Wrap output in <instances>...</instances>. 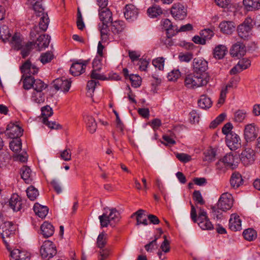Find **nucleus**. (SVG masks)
Wrapping results in <instances>:
<instances>
[{
	"label": "nucleus",
	"mask_w": 260,
	"mask_h": 260,
	"mask_svg": "<svg viewBox=\"0 0 260 260\" xmlns=\"http://www.w3.org/2000/svg\"><path fill=\"white\" fill-rule=\"evenodd\" d=\"M191 205L190 217L194 222H197L199 226L204 230L213 229V225L207 216V212L202 208H199V216L197 218V212L194 206L190 202Z\"/></svg>",
	"instance_id": "obj_1"
},
{
	"label": "nucleus",
	"mask_w": 260,
	"mask_h": 260,
	"mask_svg": "<svg viewBox=\"0 0 260 260\" xmlns=\"http://www.w3.org/2000/svg\"><path fill=\"white\" fill-rule=\"evenodd\" d=\"M209 77L205 74L193 73L187 75L184 79V85L187 88L195 89L207 85Z\"/></svg>",
	"instance_id": "obj_2"
},
{
	"label": "nucleus",
	"mask_w": 260,
	"mask_h": 260,
	"mask_svg": "<svg viewBox=\"0 0 260 260\" xmlns=\"http://www.w3.org/2000/svg\"><path fill=\"white\" fill-rule=\"evenodd\" d=\"M16 231V227L12 222L5 221L0 225V235L8 250H10L9 243H13L11 239L14 237Z\"/></svg>",
	"instance_id": "obj_3"
},
{
	"label": "nucleus",
	"mask_w": 260,
	"mask_h": 260,
	"mask_svg": "<svg viewBox=\"0 0 260 260\" xmlns=\"http://www.w3.org/2000/svg\"><path fill=\"white\" fill-rule=\"evenodd\" d=\"M42 115V122L51 129H59L62 128V126L55 121H50L48 118L51 116L53 114V110L49 106H46L41 109Z\"/></svg>",
	"instance_id": "obj_4"
},
{
	"label": "nucleus",
	"mask_w": 260,
	"mask_h": 260,
	"mask_svg": "<svg viewBox=\"0 0 260 260\" xmlns=\"http://www.w3.org/2000/svg\"><path fill=\"white\" fill-rule=\"evenodd\" d=\"M57 250L55 245L49 240L44 242L40 248V253L43 258L49 259L56 254Z\"/></svg>",
	"instance_id": "obj_5"
},
{
	"label": "nucleus",
	"mask_w": 260,
	"mask_h": 260,
	"mask_svg": "<svg viewBox=\"0 0 260 260\" xmlns=\"http://www.w3.org/2000/svg\"><path fill=\"white\" fill-rule=\"evenodd\" d=\"M110 211L109 214H107V213H104L99 216L102 227H107L110 221L115 222L119 220L120 218L119 212L115 208L110 209Z\"/></svg>",
	"instance_id": "obj_6"
},
{
	"label": "nucleus",
	"mask_w": 260,
	"mask_h": 260,
	"mask_svg": "<svg viewBox=\"0 0 260 260\" xmlns=\"http://www.w3.org/2000/svg\"><path fill=\"white\" fill-rule=\"evenodd\" d=\"M40 17L39 26L35 25L30 31V35L32 38L36 37L41 31H45L48 28L49 19L47 13L44 14Z\"/></svg>",
	"instance_id": "obj_7"
},
{
	"label": "nucleus",
	"mask_w": 260,
	"mask_h": 260,
	"mask_svg": "<svg viewBox=\"0 0 260 260\" xmlns=\"http://www.w3.org/2000/svg\"><path fill=\"white\" fill-rule=\"evenodd\" d=\"M252 22V19L250 17H247L238 26L237 32L241 38L245 39L249 36L253 26Z\"/></svg>",
	"instance_id": "obj_8"
},
{
	"label": "nucleus",
	"mask_w": 260,
	"mask_h": 260,
	"mask_svg": "<svg viewBox=\"0 0 260 260\" xmlns=\"http://www.w3.org/2000/svg\"><path fill=\"white\" fill-rule=\"evenodd\" d=\"M23 129L17 124L10 123L5 131V135L10 139L19 138L23 134Z\"/></svg>",
	"instance_id": "obj_9"
},
{
	"label": "nucleus",
	"mask_w": 260,
	"mask_h": 260,
	"mask_svg": "<svg viewBox=\"0 0 260 260\" xmlns=\"http://www.w3.org/2000/svg\"><path fill=\"white\" fill-rule=\"evenodd\" d=\"M233 199L232 195L228 193H224L220 196L217 207L222 211H226L230 209L233 206Z\"/></svg>",
	"instance_id": "obj_10"
},
{
	"label": "nucleus",
	"mask_w": 260,
	"mask_h": 260,
	"mask_svg": "<svg viewBox=\"0 0 260 260\" xmlns=\"http://www.w3.org/2000/svg\"><path fill=\"white\" fill-rule=\"evenodd\" d=\"M255 158L254 151L249 148L243 150L240 155V159L244 166H248L253 164Z\"/></svg>",
	"instance_id": "obj_11"
},
{
	"label": "nucleus",
	"mask_w": 260,
	"mask_h": 260,
	"mask_svg": "<svg viewBox=\"0 0 260 260\" xmlns=\"http://www.w3.org/2000/svg\"><path fill=\"white\" fill-rule=\"evenodd\" d=\"M193 72L197 74H204L208 69V62L202 58H195L192 61Z\"/></svg>",
	"instance_id": "obj_12"
},
{
	"label": "nucleus",
	"mask_w": 260,
	"mask_h": 260,
	"mask_svg": "<svg viewBox=\"0 0 260 260\" xmlns=\"http://www.w3.org/2000/svg\"><path fill=\"white\" fill-rule=\"evenodd\" d=\"M171 13L176 20H183L186 16V11L180 3L174 4L171 8Z\"/></svg>",
	"instance_id": "obj_13"
},
{
	"label": "nucleus",
	"mask_w": 260,
	"mask_h": 260,
	"mask_svg": "<svg viewBox=\"0 0 260 260\" xmlns=\"http://www.w3.org/2000/svg\"><path fill=\"white\" fill-rule=\"evenodd\" d=\"M244 136L247 142L253 141L258 136V129L254 124H247L245 126Z\"/></svg>",
	"instance_id": "obj_14"
},
{
	"label": "nucleus",
	"mask_w": 260,
	"mask_h": 260,
	"mask_svg": "<svg viewBox=\"0 0 260 260\" xmlns=\"http://www.w3.org/2000/svg\"><path fill=\"white\" fill-rule=\"evenodd\" d=\"M226 143L231 150H236L241 146V139L238 135L231 133L226 137Z\"/></svg>",
	"instance_id": "obj_15"
},
{
	"label": "nucleus",
	"mask_w": 260,
	"mask_h": 260,
	"mask_svg": "<svg viewBox=\"0 0 260 260\" xmlns=\"http://www.w3.org/2000/svg\"><path fill=\"white\" fill-rule=\"evenodd\" d=\"M71 86V81L65 78H57L53 81V87L57 90L67 92Z\"/></svg>",
	"instance_id": "obj_16"
},
{
	"label": "nucleus",
	"mask_w": 260,
	"mask_h": 260,
	"mask_svg": "<svg viewBox=\"0 0 260 260\" xmlns=\"http://www.w3.org/2000/svg\"><path fill=\"white\" fill-rule=\"evenodd\" d=\"M98 28L100 31L101 38L103 42H107L114 39L113 36L110 32L108 24L100 23L98 25Z\"/></svg>",
	"instance_id": "obj_17"
},
{
	"label": "nucleus",
	"mask_w": 260,
	"mask_h": 260,
	"mask_svg": "<svg viewBox=\"0 0 260 260\" xmlns=\"http://www.w3.org/2000/svg\"><path fill=\"white\" fill-rule=\"evenodd\" d=\"M236 159L238 158L236 156H234L232 153H227L222 158L219 160L217 162V165H220L223 164V162L225 164V167L234 169L237 166V161Z\"/></svg>",
	"instance_id": "obj_18"
},
{
	"label": "nucleus",
	"mask_w": 260,
	"mask_h": 260,
	"mask_svg": "<svg viewBox=\"0 0 260 260\" xmlns=\"http://www.w3.org/2000/svg\"><path fill=\"white\" fill-rule=\"evenodd\" d=\"M246 50L244 44L237 42L234 44L230 49V54L233 57L240 58L244 56Z\"/></svg>",
	"instance_id": "obj_19"
},
{
	"label": "nucleus",
	"mask_w": 260,
	"mask_h": 260,
	"mask_svg": "<svg viewBox=\"0 0 260 260\" xmlns=\"http://www.w3.org/2000/svg\"><path fill=\"white\" fill-rule=\"evenodd\" d=\"M88 61L87 60H84L82 62L77 61L73 63L70 70L71 74L74 76L81 75L85 72V67Z\"/></svg>",
	"instance_id": "obj_20"
},
{
	"label": "nucleus",
	"mask_w": 260,
	"mask_h": 260,
	"mask_svg": "<svg viewBox=\"0 0 260 260\" xmlns=\"http://www.w3.org/2000/svg\"><path fill=\"white\" fill-rule=\"evenodd\" d=\"M23 201L17 194H13L9 200V205L14 211H20L22 208Z\"/></svg>",
	"instance_id": "obj_21"
},
{
	"label": "nucleus",
	"mask_w": 260,
	"mask_h": 260,
	"mask_svg": "<svg viewBox=\"0 0 260 260\" xmlns=\"http://www.w3.org/2000/svg\"><path fill=\"white\" fill-rule=\"evenodd\" d=\"M21 72L23 73L22 78L24 77L25 75L31 76L38 73L39 69L35 66L32 65L29 60H27L20 68Z\"/></svg>",
	"instance_id": "obj_22"
},
{
	"label": "nucleus",
	"mask_w": 260,
	"mask_h": 260,
	"mask_svg": "<svg viewBox=\"0 0 260 260\" xmlns=\"http://www.w3.org/2000/svg\"><path fill=\"white\" fill-rule=\"evenodd\" d=\"M138 9L132 4L126 5L124 8V15L128 21H133L137 17Z\"/></svg>",
	"instance_id": "obj_23"
},
{
	"label": "nucleus",
	"mask_w": 260,
	"mask_h": 260,
	"mask_svg": "<svg viewBox=\"0 0 260 260\" xmlns=\"http://www.w3.org/2000/svg\"><path fill=\"white\" fill-rule=\"evenodd\" d=\"M162 25L166 30L167 37L169 38L172 37L177 34V31H176L177 26L176 25H173L169 19H165L162 21Z\"/></svg>",
	"instance_id": "obj_24"
},
{
	"label": "nucleus",
	"mask_w": 260,
	"mask_h": 260,
	"mask_svg": "<svg viewBox=\"0 0 260 260\" xmlns=\"http://www.w3.org/2000/svg\"><path fill=\"white\" fill-rule=\"evenodd\" d=\"M11 256V260H29L30 254L26 251H21L18 249L9 250Z\"/></svg>",
	"instance_id": "obj_25"
},
{
	"label": "nucleus",
	"mask_w": 260,
	"mask_h": 260,
	"mask_svg": "<svg viewBox=\"0 0 260 260\" xmlns=\"http://www.w3.org/2000/svg\"><path fill=\"white\" fill-rule=\"evenodd\" d=\"M99 15L101 23L108 24L113 21L112 13L108 8L99 9Z\"/></svg>",
	"instance_id": "obj_26"
},
{
	"label": "nucleus",
	"mask_w": 260,
	"mask_h": 260,
	"mask_svg": "<svg viewBox=\"0 0 260 260\" xmlns=\"http://www.w3.org/2000/svg\"><path fill=\"white\" fill-rule=\"evenodd\" d=\"M229 228L233 231H240L242 229L241 220L239 215L232 214L229 220Z\"/></svg>",
	"instance_id": "obj_27"
},
{
	"label": "nucleus",
	"mask_w": 260,
	"mask_h": 260,
	"mask_svg": "<svg viewBox=\"0 0 260 260\" xmlns=\"http://www.w3.org/2000/svg\"><path fill=\"white\" fill-rule=\"evenodd\" d=\"M12 47L16 50H19L25 43L22 35L19 32H15L10 40Z\"/></svg>",
	"instance_id": "obj_28"
},
{
	"label": "nucleus",
	"mask_w": 260,
	"mask_h": 260,
	"mask_svg": "<svg viewBox=\"0 0 260 260\" xmlns=\"http://www.w3.org/2000/svg\"><path fill=\"white\" fill-rule=\"evenodd\" d=\"M50 42V37L48 35L43 34L39 37L35 44L40 51L48 47Z\"/></svg>",
	"instance_id": "obj_29"
},
{
	"label": "nucleus",
	"mask_w": 260,
	"mask_h": 260,
	"mask_svg": "<svg viewBox=\"0 0 260 260\" xmlns=\"http://www.w3.org/2000/svg\"><path fill=\"white\" fill-rule=\"evenodd\" d=\"M145 210L139 209L131 215V218L136 216L137 220L136 225L143 224L145 226L148 224L147 216L145 214Z\"/></svg>",
	"instance_id": "obj_30"
},
{
	"label": "nucleus",
	"mask_w": 260,
	"mask_h": 260,
	"mask_svg": "<svg viewBox=\"0 0 260 260\" xmlns=\"http://www.w3.org/2000/svg\"><path fill=\"white\" fill-rule=\"evenodd\" d=\"M219 27L223 34L231 35L235 31L236 25L232 21H222L219 24Z\"/></svg>",
	"instance_id": "obj_31"
},
{
	"label": "nucleus",
	"mask_w": 260,
	"mask_h": 260,
	"mask_svg": "<svg viewBox=\"0 0 260 260\" xmlns=\"http://www.w3.org/2000/svg\"><path fill=\"white\" fill-rule=\"evenodd\" d=\"M244 180L242 175L238 172H234L230 178V184L231 186L236 189L243 184Z\"/></svg>",
	"instance_id": "obj_32"
},
{
	"label": "nucleus",
	"mask_w": 260,
	"mask_h": 260,
	"mask_svg": "<svg viewBox=\"0 0 260 260\" xmlns=\"http://www.w3.org/2000/svg\"><path fill=\"white\" fill-rule=\"evenodd\" d=\"M125 27V23L123 21L116 20L111 23L110 30L114 35H119L124 30Z\"/></svg>",
	"instance_id": "obj_33"
},
{
	"label": "nucleus",
	"mask_w": 260,
	"mask_h": 260,
	"mask_svg": "<svg viewBox=\"0 0 260 260\" xmlns=\"http://www.w3.org/2000/svg\"><path fill=\"white\" fill-rule=\"evenodd\" d=\"M41 233L44 238L52 236L54 233V226L49 222L45 221L41 226Z\"/></svg>",
	"instance_id": "obj_34"
},
{
	"label": "nucleus",
	"mask_w": 260,
	"mask_h": 260,
	"mask_svg": "<svg viewBox=\"0 0 260 260\" xmlns=\"http://www.w3.org/2000/svg\"><path fill=\"white\" fill-rule=\"evenodd\" d=\"M20 174L21 178L29 184L32 181V173L30 169L27 166H23L20 169Z\"/></svg>",
	"instance_id": "obj_35"
},
{
	"label": "nucleus",
	"mask_w": 260,
	"mask_h": 260,
	"mask_svg": "<svg viewBox=\"0 0 260 260\" xmlns=\"http://www.w3.org/2000/svg\"><path fill=\"white\" fill-rule=\"evenodd\" d=\"M34 210L36 214L41 218H45L48 212V208L42 206L39 203H36L34 206Z\"/></svg>",
	"instance_id": "obj_36"
},
{
	"label": "nucleus",
	"mask_w": 260,
	"mask_h": 260,
	"mask_svg": "<svg viewBox=\"0 0 260 260\" xmlns=\"http://www.w3.org/2000/svg\"><path fill=\"white\" fill-rule=\"evenodd\" d=\"M228 52L227 48L223 45H218L214 49L213 55L216 59H222Z\"/></svg>",
	"instance_id": "obj_37"
},
{
	"label": "nucleus",
	"mask_w": 260,
	"mask_h": 260,
	"mask_svg": "<svg viewBox=\"0 0 260 260\" xmlns=\"http://www.w3.org/2000/svg\"><path fill=\"white\" fill-rule=\"evenodd\" d=\"M199 106L203 109H209L212 106V101L206 95L203 94L200 96L198 101Z\"/></svg>",
	"instance_id": "obj_38"
},
{
	"label": "nucleus",
	"mask_w": 260,
	"mask_h": 260,
	"mask_svg": "<svg viewBox=\"0 0 260 260\" xmlns=\"http://www.w3.org/2000/svg\"><path fill=\"white\" fill-rule=\"evenodd\" d=\"M243 3L248 11L257 10L260 8V0H243Z\"/></svg>",
	"instance_id": "obj_39"
},
{
	"label": "nucleus",
	"mask_w": 260,
	"mask_h": 260,
	"mask_svg": "<svg viewBox=\"0 0 260 260\" xmlns=\"http://www.w3.org/2000/svg\"><path fill=\"white\" fill-rule=\"evenodd\" d=\"M35 46L34 42H27L25 43L22 48L19 50H21V54L23 58H25L30 54V52L33 47Z\"/></svg>",
	"instance_id": "obj_40"
},
{
	"label": "nucleus",
	"mask_w": 260,
	"mask_h": 260,
	"mask_svg": "<svg viewBox=\"0 0 260 260\" xmlns=\"http://www.w3.org/2000/svg\"><path fill=\"white\" fill-rule=\"evenodd\" d=\"M84 119L89 132L91 134L94 133L97 127V124L94 119L92 116L89 115H86Z\"/></svg>",
	"instance_id": "obj_41"
},
{
	"label": "nucleus",
	"mask_w": 260,
	"mask_h": 260,
	"mask_svg": "<svg viewBox=\"0 0 260 260\" xmlns=\"http://www.w3.org/2000/svg\"><path fill=\"white\" fill-rule=\"evenodd\" d=\"M30 99L31 102L36 104H41L45 101V94L43 92L33 91Z\"/></svg>",
	"instance_id": "obj_42"
},
{
	"label": "nucleus",
	"mask_w": 260,
	"mask_h": 260,
	"mask_svg": "<svg viewBox=\"0 0 260 260\" xmlns=\"http://www.w3.org/2000/svg\"><path fill=\"white\" fill-rule=\"evenodd\" d=\"M147 13L150 17L156 18L162 14V10L160 6L155 5L148 9Z\"/></svg>",
	"instance_id": "obj_43"
},
{
	"label": "nucleus",
	"mask_w": 260,
	"mask_h": 260,
	"mask_svg": "<svg viewBox=\"0 0 260 260\" xmlns=\"http://www.w3.org/2000/svg\"><path fill=\"white\" fill-rule=\"evenodd\" d=\"M243 236L245 240L251 241L256 239L257 233L254 230L249 228L243 231Z\"/></svg>",
	"instance_id": "obj_44"
},
{
	"label": "nucleus",
	"mask_w": 260,
	"mask_h": 260,
	"mask_svg": "<svg viewBox=\"0 0 260 260\" xmlns=\"http://www.w3.org/2000/svg\"><path fill=\"white\" fill-rule=\"evenodd\" d=\"M27 197L31 201H34L39 195V191L37 188L33 186H30L26 189Z\"/></svg>",
	"instance_id": "obj_45"
},
{
	"label": "nucleus",
	"mask_w": 260,
	"mask_h": 260,
	"mask_svg": "<svg viewBox=\"0 0 260 260\" xmlns=\"http://www.w3.org/2000/svg\"><path fill=\"white\" fill-rule=\"evenodd\" d=\"M34 81L35 82L32 87L34 89L33 91L43 92V90L48 86L46 84L40 79H35V81Z\"/></svg>",
	"instance_id": "obj_46"
},
{
	"label": "nucleus",
	"mask_w": 260,
	"mask_h": 260,
	"mask_svg": "<svg viewBox=\"0 0 260 260\" xmlns=\"http://www.w3.org/2000/svg\"><path fill=\"white\" fill-rule=\"evenodd\" d=\"M34 81H35L34 77L31 76L26 75V77L23 81V88L26 90H28L31 88H32L35 82Z\"/></svg>",
	"instance_id": "obj_47"
},
{
	"label": "nucleus",
	"mask_w": 260,
	"mask_h": 260,
	"mask_svg": "<svg viewBox=\"0 0 260 260\" xmlns=\"http://www.w3.org/2000/svg\"><path fill=\"white\" fill-rule=\"evenodd\" d=\"M9 146L11 150L17 152L21 149L22 143L21 140L19 138H17L16 140L12 141L10 143Z\"/></svg>",
	"instance_id": "obj_48"
},
{
	"label": "nucleus",
	"mask_w": 260,
	"mask_h": 260,
	"mask_svg": "<svg viewBox=\"0 0 260 260\" xmlns=\"http://www.w3.org/2000/svg\"><path fill=\"white\" fill-rule=\"evenodd\" d=\"M107 243V235L104 233L100 234L97 238L96 245L100 248H103Z\"/></svg>",
	"instance_id": "obj_49"
},
{
	"label": "nucleus",
	"mask_w": 260,
	"mask_h": 260,
	"mask_svg": "<svg viewBox=\"0 0 260 260\" xmlns=\"http://www.w3.org/2000/svg\"><path fill=\"white\" fill-rule=\"evenodd\" d=\"M158 237L155 236V238L154 240H152L149 243L146 244L145 246V250L148 252H152L154 250L157 249V244L156 242L157 240L158 239Z\"/></svg>",
	"instance_id": "obj_50"
},
{
	"label": "nucleus",
	"mask_w": 260,
	"mask_h": 260,
	"mask_svg": "<svg viewBox=\"0 0 260 260\" xmlns=\"http://www.w3.org/2000/svg\"><path fill=\"white\" fill-rule=\"evenodd\" d=\"M200 35L206 43L207 41L210 40L214 36V32L210 29H204L201 31Z\"/></svg>",
	"instance_id": "obj_51"
},
{
	"label": "nucleus",
	"mask_w": 260,
	"mask_h": 260,
	"mask_svg": "<svg viewBox=\"0 0 260 260\" xmlns=\"http://www.w3.org/2000/svg\"><path fill=\"white\" fill-rule=\"evenodd\" d=\"M204 156L203 157L204 161H207L210 162L213 161L215 159L216 153L213 149H209L206 150L204 153Z\"/></svg>",
	"instance_id": "obj_52"
},
{
	"label": "nucleus",
	"mask_w": 260,
	"mask_h": 260,
	"mask_svg": "<svg viewBox=\"0 0 260 260\" xmlns=\"http://www.w3.org/2000/svg\"><path fill=\"white\" fill-rule=\"evenodd\" d=\"M129 79L131 82V84L133 87L137 88L141 85V78L139 76L131 74L129 76Z\"/></svg>",
	"instance_id": "obj_53"
},
{
	"label": "nucleus",
	"mask_w": 260,
	"mask_h": 260,
	"mask_svg": "<svg viewBox=\"0 0 260 260\" xmlns=\"http://www.w3.org/2000/svg\"><path fill=\"white\" fill-rule=\"evenodd\" d=\"M53 58V54L52 52L47 51L43 53L40 56V61L43 64L50 62Z\"/></svg>",
	"instance_id": "obj_54"
},
{
	"label": "nucleus",
	"mask_w": 260,
	"mask_h": 260,
	"mask_svg": "<svg viewBox=\"0 0 260 260\" xmlns=\"http://www.w3.org/2000/svg\"><path fill=\"white\" fill-rule=\"evenodd\" d=\"M176 158L183 163H187L191 160V156L184 153H175Z\"/></svg>",
	"instance_id": "obj_55"
},
{
	"label": "nucleus",
	"mask_w": 260,
	"mask_h": 260,
	"mask_svg": "<svg viewBox=\"0 0 260 260\" xmlns=\"http://www.w3.org/2000/svg\"><path fill=\"white\" fill-rule=\"evenodd\" d=\"M193 200L198 204L204 205L205 203L199 190H194L192 194Z\"/></svg>",
	"instance_id": "obj_56"
},
{
	"label": "nucleus",
	"mask_w": 260,
	"mask_h": 260,
	"mask_svg": "<svg viewBox=\"0 0 260 260\" xmlns=\"http://www.w3.org/2000/svg\"><path fill=\"white\" fill-rule=\"evenodd\" d=\"M193 58V54L190 52H186L185 53H180L178 56L179 60L181 62H189Z\"/></svg>",
	"instance_id": "obj_57"
},
{
	"label": "nucleus",
	"mask_w": 260,
	"mask_h": 260,
	"mask_svg": "<svg viewBox=\"0 0 260 260\" xmlns=\"http://www.w3.org/2000/svg\"><path fill=\"white\" fill-rule=\"evenodd\" d=\"M11 37V34L9 32L8 27L3 25L0 27V38L3 39H8Z\"/></svg>",
	"instance_id": "obj_58"
},
{
	"label": "nucleus",
	"mask_w": 260,
	"mask_h": 260,
	"mask_svg": "<svg viewBox=\"0 0 260 260\" xmlns=\"http://www.w3.org/2000/svg\"><path fill=\"white\" fill-rule=\"evenodd\" d=\"M165 59L162 57H158L152 61V63L155 68L159 70H162L164 67Z\"/></svg>",
	"instance_id": "obj_59"
},
{
	"label": "nucleus",
	"mask_w": 260,
	"mask_h": 260,
	"mask_svg": "<svg viewBox=\"0 0 260 260\" xmlns=\"http://www.w3.org/2000/svg\"><path fill=\"white\" fill-rule=\"evenodd\" d=\"M33 8L37 16L40 17L44 14H45L44 12V8L39 2H36L35 3L33 6Z\"/></svg>",
	"instance_id": "obj_60"
},
{
	"label": "nucleus",
	"mask_w": 260,
	"mask_h": 260,
	"mask_svg": "<svg viewBox=\"0 0 260 260\" xmlns=\"http://www.w3.org/2000/svg\"><path fill=\"white\" fill-rule=\"evenodd\" d=\"M101 70H96V69H93L90 74V78L92 79H98L101 80H105L106 78L99 73Z\"/></svg>",
	"instance_id": "obj_61"
},
{
	"label": "nucleus",
	"mask_w": 260,
	"mask_h": 260,
	"mask_svg": "<svg viewBox=\"0 0 260 260\" xmlns=\"http://www.w3.org/2000/svg\"><path fill=\"white\" fill-rule=\"evenodd\" d=\"M71 154L70 149L67 148L60 152V158L64 161H69L71 159Z\"/></svg>",
	"instance_id": "obj_62"
},
{
	"label": "nucleus",
	"mask_w": 260,
	"mask_h": 260,
	"mask_svg": "<svg viewBox=\"0 0 260 260\" xmlns=\"http://www.w3.org/2000/svg\"><path fill=\"white\" fill-rule=\"evenodd\" d=\"M246 113L242 110H238L235 113L234 119L238 122H242L246 117Z\"/></svg>",
	"instance_id": "obj_63"
},
{
	"label": "nucleus",
	"mask_w": 260,
	"mask_h": 260,
	"mask_svg": "<svg viewBox=\"0 0 260 260\" xmlns=\"http://www.w3.org/2000/svg\"><path fill=\"white\" fill-rule=\"evenodd\" d=\"M180 76V72L178 70H173L168 74V78L169 81H176Z\"/></svg>",
	"instance_id": "obj_64"
}]
</instances>
